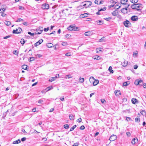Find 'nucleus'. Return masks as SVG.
I'll return each mask as SVG.
<instances>
[{
  "mask_svg": "<svg viewBox=\"0 0 146 146\" xmlns=\"http://www.w3.org/2000/svg\"><path fill=\"white\" fill-rule=\"evenodd\" d=\"M142 5L141 4L137 3L133 4L131 6V7L133 9H136L137 11L141 10L142 8Z\"/></svg>",
  "mask_w": 146,
  "mask_h": 146,
  "instance_id": "f257e3e1",
  "label": "nucleus"
},
{
  "mask_svg": "<svg viewBox=\"0 0 146 146\" xmlns=\"http://www.w3.org/2000/svg\"><path fill=\"white\" fill-rule=\"evenodd\" d=\"M68 29L70 31H76L77 30L78 28L74 26V25H71L68 28Z\"/></svg>",
  "mask_w": 146,
  "mask_h": 146,
  "instance_id": "f03ea898",
  "label": "nucleus"
},
{
  "mask_svg": "<svg viewBox=\"0 0 146 146\" xmlns=\"http://www.w3.org/2000/svg\"><path fill=\"white\" fill-rule=\"evenodd\" d=\"M123 24L126 27H131V23L127 20L124 21Z\"/></svg>",
  "mask_w": 146,
  "mask_h": 146,
  "instance_id": "7ed1b4c3",
  "label": "nucleus"
},
{
  "mask_svg": "<svg viewBox=\"0 0 146 146\" xmlns=\"http://www.w3.org/2000/svg\"><path fill=\"white\" fill-rule=\"evenodd\" d=\"M43 28L42 27H39V28H37L36 30V34L39 35L41 34L43 31Z\"/></svg>",
  "mask_w": 146,
  "mask_h": 146,
  "instance_id": "20e7f679",
  "label": "nucleus"
},
{
  "mask_svg": "<svg viewBox=\"0 0 146 146\" xmlns=\"http://www.w3.org/2000/svg\"><path fill=\"white\" fill-rule=\"evenodd\" d=\"M22 30L20 27H19L18 29H16V30H14L13 31V33L19 34L22 31Z\"/></svg>",
  "mask_w": 146,
  "mask_h": 146,
  "instance_id": "39448f33",
  "label": "nucleus"
},
{
  "mask_svg": "<svg viewBox=\"0 0 146 146\" xmlns=\"http://www.w3.org/2000/svg\"><path fill=\"white\" fill-rule=\"evenodd\" d=\"M42 8L43 9H49V5L48 4H44L42 6Z\"/></svg>",
  "mask_w": 146,
  "mask_h": 146,
  "instance_id": "423d86ee",
  "label": "nucleus"
},
{
  "mask_svg": "<svg viewBox=\"0 0 146 146\" xmlns=\"http://www.w3.org/2000/svg\"><path fill=\"white\" fill-rule=\"evenodd\" d=\"M131 19L132 21H136L138 20V18L137 16L134 15L131 17Z\"/></svg>",
  "mask_w": 146,
  "mask_h": 146,
  "instance_id": "0eeeda50",
  "label": "nucleus"
},
{
  "mask_svg": "<svg viewBox=\"0 0 146 146\" xmlns=\"http://www.w3.org/2000/svg\"><path fill=\"white\" fill-rule=\"evenodd\" d=\"M116 139V135H111L110 138V140L111 141H113L115 140Z\"/></svg>",
  "mask_w": 146,
  "mask_h": 146,
  "instance_id": "6e6552de",
  "label": "nucleus"
},
{
  "mask_svg": "<svg viewBox=\"0 0 146 146\" xmlns=\"http://www.w3.org/2000/svg\"><path fill=\"white\" fill-rule=\"evenodd\" d=\"M43 42V40L42 39H41L39 40L38 42H36L35 44L34 45L35 46H37L39 45L40 44Z\"/></svg>",
  "mask_w": 146,
  "mask_h": 146,
  "instance_id": "1a4fd4ad",
  "label": "nucleus"
},
{
  "mask_svg": "<svg viewBox=\"0 0 146 146\" xmlns=\"http://www.w3.org/2000/svg\"><path fill=\"white\" fill-rule=\"evenodd\" d=\"M99 82V81L98 80H94L93 82V85L94 86H95L97 84H98Z\"/></svg>",
  "mask_w": 146,
  "mask_h": 146,
  "instance_id": "9d476101",
  "label": "nucleus"
},
{
  "mask_svg": "<svg viewBox=\"0 0 146 146\" xmlns=\"http://www.w3.org/2000/svg\"><path fill=\"white\" fill-rule=\"evenodd\" d=\"M86 2H88L89 3V4L87 6H86V5H87V4H84L83 5V6H84L86 8H87V7H89L90 6H91V5L92 3V2L91 1H86Z\"/></svg>",
  "mask_w": 146,
  "mask_h": 146,
  "instance_id": "9b49d317",
  "label": "nucleus"
},
{
  "mask_svg": "<svg viewBox=\"0 0 146 146\" xmlns=\"http://www.w3.org/2000/svg\"><path fill=\"white\" fill-rule=\"evenodd\" d=\"M121 5L120 4L118 3L115 5L114 7L115 9H118L121 7Z\"/></svg>",
  "mask_w": 146,
  "mask_h": 146,
  "instance_id": "f8f14e48",
  "label": "nucleus"
},
{
  "mask_svg": "<svg viewBox=\"0 0 146 146\" xmlns=\"http://www.w3.org/2000/svg\"><path fill=\"white\" fill-rule=\"evenodd\" d=\"M127 61L124 60V61L123 62V63H122V64L123 66V67H125L127 65Z\"/></svg>",
  "mask_w": 146,
  "mask_h": 146,
  "instance_id": "ddd939ff",
  "label": "nucleus"
},
{
  "mask_svg": "<svg viewBox=\"0 0 146 146\" xmlns=\"http://www.w3.org/2000/svg\"><path fill=\"white\" fill-rule=\"evenodd\" d=\"M115 93L116 96H119L121 95V93L120 90H115Z\"/></svg>",
  "mask_w": 146,
  "mask_h": 146,
  "instance_id": "4468645a",
  "label": "nucleus"
},
{
  "mask_svg": "<svg viewBox=\"0 0 146 146\" xmlns=\"http://www.w3.org/2000/svg\"><path fill=\"white\" fill-rule=\"evenodd\" d=\"M127 1V0H121L120 3L122 4L125 5Z\"/></svg>",
  "mask_w": 146,
  "mask_h": 146,
  "instance_id": "2eb2a0df",
  "label": "nucleus"
},
{
  "mask_svg": "<svg viewBox=\"0 0 146 146\" xmlns=\"http://www.w3.org/2000/svg\"><path fill=\"white\" fill-rule=\"evenodd\" d=\"M137 141V138H134L133 139L131 143L133 144H135L136 143V141Z\"/></svg>",
  "mask_w": 146,
  "mask_h": 146,
  "instance_id": "dca6fc26",
  "label": "nucleus"
},
{
  "mask_svg": "<svg viewBox=\"0 0 146 146\" xmlns=\"http://www.w3.org/2000/svg\"><path fill=\"white\" fill-rule=\"evenodd\" d=\"M21 142V141L20 139L18 140L14 141L13 142V144H16L20 143Z\"/></svg>",
  "mask_w": 146,
  "mask_h": 146,
  "instance_id": "f3484780",
  "label": "nucleus"
},
{
  "mask_svg": "<svg viewBox=\"0 0 146 146\" xmlns=\"http://www.w3.org/2000/svg\"><path fill=\"white\" fill-rule=\"evenodd\" d=\"M131 102L133 104H135L137 102V100L136 98H133L132 99Z\"/></svg>",
  "mask_w": 146,
  "mask_h": 146,
  "instance_id": "a211bd4d",
  "label": "nucleus"
},
{
  "mask_svg": "<svg viewBox=\"0 0 146 146\" xmlns=\"http://www.w3.org/2000/svg\"><path fill=\"white\" fill-rule=\"evenodd\" d=\"M95 79L93 77H90L89 78V81L91 83H93V82L94 80Z\"/></svg>",
  "mask_w": 146,
  "mask_h": 146,
  "instance_id": "6ab92c4d",
  "label": "nucleus"
},
{
  "mask_svg": "<svg viewBox=\"0 0 146 146\" xmlns=\"http://www.w3.org/2000/svg\"><path fill=\"white\" fill-rule=\"evenodd\" d=\"M139 79H137L135 81L134 84L136 85H139Z\"/></svg>",
  "mask_w": 146,
  "mask_h": 146,
  "instance_id": "aec40b11",
  "label": "nucleus"
},
{
  "mask_svg": "<svg viewBox=\"0 0 146 146\" xmlns=\"http://www.w3.org/2000/svg\"><path fill=\"white\" fill-rule=\"evenodd\" d=\"M117 11L115 10L112 13V15L113 16H116L117 15Z\"/></svg>",
  "mask_w": 146,
  "mask_h": 146,
  "instance_id": "412c9836",
  "label": "nucleus"
},
{
  "mask_svg": "<svg viewBox=\"0 0 146 146\" xmlns=\"http://www.w3.org/2000/svg\"><path fill=\"white\" fill-rule=\"evenodd\" d=\"M47 46L48 48H51L53 46V45L51 43H48L47 44Z\"/></svg>",
  "mask_w": 146,
  "mask_h": 146,
  "instance_id": "4be33fe9",
  "label": "nucleus"
},
{
  "mask_svg": "<svg viewBox=\"0 0 146 146\" xmlns=\"http://www.w3.org/2000/svg\"><path fill=\"white\" fill-rule=\"evenodd\" d=\"M112 68L111 66H110L108 69V70L110 73H113V70H112Z\"/></svg>",
  "mask_w": 146,
  "mask_h": 146,
  "instance_id": "5701e85b",
  "label": "nucleus"
},
{
  "mask_svg": "<svg viewBox=\"0 0 146 146\" xmlns=\"http://www.w3.org/2000/svg\"><path fill=\"white\" fill-rule=\"evenodd\" d=\"M20 42L22 45H23L25 42V41L23 38H22L21 39Z\"/></svg>",
  "mask_w": 146,
  "mask_h": 146,
  "instance_id": "b1692460",
  "label": "nucleus"
},
{
  "mask_svg": "<svg viewBox=\"0 0 146 146\" xmlns=\"http://www.w3.org/2000/svg\"><path fill=\"white\" fill-rule=\"evenodd\" d=\"M79 81L80 82L82 83L84 81V79L83 78H80L79 79Z\"/></svg>",
  "mask_w": 146,
  "mask_h": 146,
  "instance_id": "393cba45",
  "label": "nucleus"
},
{
  "mask_svg": "<svg viewBox=\"0 0 146 146\" xmlns=\"http://www.w3.org/2000/svg\"><path fill=\"white\" fill-rule=\"evenodd\" d=\"M129 84L130 82L129 81H127L124 82L123 84V85L125 86H127L128 85V84Z\"/></svg>",
  "mask_w": 146,
  "mask_h": 146,
  "instance_id": "a878e982",
  "label": "nucleus"
},
{
  "mask_svg": "<svg viewBox=\"0 0 146 146\" xmlns=\"http://www.w3.org/2000/svg\"><path fill=\"white\" fill-rule=\"evenodd\" d=\"M74 115L72 114H71V115H70L69 116V117L70 119L71 120H74Z\"/></svg>",
  "mask_w": 146,
  "mask_h": 146,
  "instance_id": "bb28decb",
  "label": "nucleus"
},
{
  "mask_svg": "<svg viewBox=\"0 0 146 146\" xmlns=\"http://www.w3.org/2000/svg\"><path fill=\"white\" fill-rule=\"evenodd\" d=\"M121 11L124 14L127 13V11H126V10H125L123 8L121 9Z\"/></svg>",
  "mask_w": 146,
  "mask_h": 146,
  "instance_id": "cd10ccee",
  "label": "nucleus"
},
{
  "mask_svg": "<svg viewBox=\"0 0 146 146\" xmlns=\"http://www.w3.org/2000/svg\"><path fill=\"white\" fill-rule=\"evenodd\" d=\"M91 33V32L90 31L86 32L85 33V35L86 36H88L90 35Z\"/></svg>",
  "mask_w": 146,
  "mask_h": 146,
  "instance_id": "c85d7f7f",
  "label": "nucleus"
},
{
  "mask_svg": "<svg viewBox=\"0 0 146 146\" xmlns=\"http://www.w3.org/2000/svg\"><path fill=\"white\" fill-rule=\"evenodd\" d=\"M105 38L104 37H102L99 40V41L101 42H105Z\"/></svg>",
  "mask_w": 146,
  "mask_h": 146,
  "instance_id": "c756f323",
  "label": "nucleus"
},
{
  "mask_svg": "<svg viewBox=\"0 0 146 146\" xmlns=\"http://www.w3.org/2000/svg\"><path fill=\"white\" fill-rule=\"evenodd\" d=\"M76 127V125H74L70 129V131H73L74 129Z\"/></svg>",
  "mask_w": 146,
  "mask_h": 146,
  "instance_id": "7c9ffc66",
  "label": "nucleus"
},
{
  "mask_svg": "<svg viewBox=\"0 0 146 146\" xmlns=\"http://www.w3.org/2000/svg\"><path fill=\"white\" fill-rule=\"evenodd\" d=\"M130 1L132 3H135L138 2V0H130Z\"/></svg>",
  "mask_w": 146,
  "mask_h": 146,
  "instance_id": "2f4dec72",
  "label": "nucleus"
},
{
  "mask_svg": "<svg viewBox=\"0 0 146 146\" xmlns=\"http://www.w3.org/2000/svg\"><path fill=\"white\" fill-rule=\"evenodd\" d=\"M27 66L26 65H23L22 66V68L24 70H26L27 68Z\"/></svg>",
  "mask_w": 146,
  "mask_h": 146,
  "instance_id": "473e14b6",
  "label": "nucleus"
},
{
  "mask_svg": "<svg viewBox=\"0 0 146 146\" xmlns=\"http://www.w3.org/2000/svg\"><path fill=\"white\" fill-rule=\"evenodd\" d=\"M44 99L42 98V99H41L39 100L38 101V103H39V104H42V103L44 102V100H43Z\"/></svg>",
  "mask_w": 146,
  "mask_h": 146,
  "instance_id": "72a5a7b5",
  "label": "nucleus"
},
{
  "mask_svg": "<svg viewBox=\"0 0 146 146\" xmlns=\"http://www.w3.org/2000/svg\"><path fill=\"white\" fill-rule=\"evenodd\" d=\"M98 25H101L102 24H101L102 22V21L101 20L97 21L96 22Z\"/></svg>",
  "mask_w": 146,
  "mask_h": 146,
  "instance_id": "f704fd0d",
  "label": "nucleus"
},
{
  "mask_svg": "<svg viewBox=\"0 0 146 146\" xmlns=\"http://www.w3.org/2000/svg\"><path fill=\"white\" fill-rule=\"evenodd\" d=\"M65 78L66 79H70L72 78V76L71 75H67L66 76Z\"/></svg>",
  "mask_w": 146,
  "mask_h": 146,
  "instance_id": "c9c22d12",
  "label": "nucleus"
},
{
  "mask_svg": "<svg viewBox=\"0 0 146 146\" xmlns=\"http://www.w3.org/2000/svg\"><path fill=\"white\" fill-rule=\"evenodd\" d=\"M5 24L7 26H9L11 24V22L10 21H7L5 22Z\"/></svg>",
  "mask_w": 146,
  "mask_h": 146,
  "instance_id": "e433bc0d",
  "label": "nucleus"
},
{
  "mask_svg": "<svg viewBox=\"0 0 146 146\" xmlns=\"http://www.w3.org/2000/svg\"><path fill=\"white\" fill-rule=\"evenodd\" d=\"M53 88V87L52 86H50L48 87L46 89H48L47 90V91H48L51 89H52Z\"/></svg>",
  "mask_w": 146,
  "mask_h": 146,
  "instance_id": "4c0bfd02",
  "label": "nucleus"
},
{
  "mask_svg": "<svg viewBox=\"0 0 146 146\" xmlns=\"http://www.w3.org/2000/svg\"><path fill=\"white\" fill-rule=\"evenodd\" d=\"M94 59L99 60L101 59V57L98 56H96V57L94 58Z\"/></svg>",
  "mask_w": 146,
  "mask_h": 146,
  "instance_id": "58836bf2",
  "label": "nucleus"
},
{
  "mask_svg": "<svg viewBox=\"0 0 146 146\" xmlns=\"http://www.w3.org/2000/svg\"><path fill=\"white\" fill-rule=\"evenodd\" d=\"M56 77H52L49 80V81L50 82H52L54 81L55 80Z\"/></svg>",
  "mask_w": 146,
  "mask_h": 146,
  "instance_id": "ea45409f",
  "label": "nucleus"
},
{
  "mask_svg": "<svg viewBox=\"0 0 146 146\" xmlns=\"http://www.w3.org/2000/svg\"><path fill=\"white\" fill-rule=\"evenodd\" d=\"M23 21V19L21 18H18L17 20L16 21V22H17Z\"/></svg>",
  "mask_w": 146,
  "mask_h": 146,
  "instance_id": "a19ab883",
  "label": "nucleus"
},
{
  "mask_svg": "<svg viewBox=\"0 0 146 146\" xmlns=\"http://www.w3.org/2000/svg\"><path fill=\"white\" fill-rule=\"evenodd\" d=\"M64 128L67 129L69 128V125L68 124H66L64 125Z\"/></svg>",
  "mask_w": 146,
  "mask_h": 146,
  "instance_id": "79ce46f5",
  "label": "nucleus"
},
{
  "mask_svg": "<svg viewBox=\"0 0 146 146\" xmlns=\"http://www.w3.org/2000/svg\"><path fill=\"white\" fill-rule=\"evenodd\" d=\"M65 56H72L70 52H68L65 54Z\"/></svg>",
  "mask_w": 146,
  "mask_h": 146,
  "instance_id": "37998d69",
  "label": "nucleus"
},
{
  "mask_svg": "<svg viewBox=\"0 0 146 146\" xmlns=\"http://www.w3.org/2000/svg\"><path fill=\"white\" fill-rule=\"evenodd\" d=\"M18 53H19V52H18V51L16 50H15L13 52L14 54L15 55H18Z\"/></svg>",
  "mask_w": 146,
  "mask_h": 146,
  "instance_id": "c03bdc74",
  "label": "nucleus"
},
{
  "mask_svg": "<svg viewBox=\"0 0 146 146\" xmlns=\"http://www.w3.org/2000/svg\"><path fill=\"white\" fill-rule=\"evenodd\" d=\"M139 81L140 82H139V85H140L141 86H142L143 83V80H141V79H140L139 80Z\"/></svg>",
  "mask_w": 146,
  "mask_h": 146,
  "instance_id": "a18cd8bd",
  "label": "nucleus"
},
{
  "mask_svg": "<svg viewBox=\"0 0 146 146\" xmlns=\"http://www.w3.org/2000/svg\"><path fill=\"white\" fill-rule=\"evenodd\" d=\"M35 60V58L33 57H31L29 59V61L31 62Z\"/></svg>",
  "mask_w": 146,
  "mask_h": 146,
  "instance_id": "49530a36",
  "label": "nucleus"
},
{
  "mask_svg": "<svg viewBox=\"0 0 146 146\" xmlns=\"http://www.w3.org/2000/svg\"><path fill=\"white\" fill-rule=\"evenodd\" d=\"M106 8L105 7H104L103 8H101L100 9H99V11H105L106 10Z\"/></svg>",
  "mask_w": 146,
  "mask_h": 146,
  "instance_id": "de8ad7c7",
  "label": "nucleus"
},
{
  "mask_svg": "<svg viewBox=\"0 0 146 146\" xmlns=\"http://www.w3.org/2000/svg\"><path fill=\"white\" fill-rule=\"evenodd\" d=\"M62 46H66L67 45V43L66 42H62Z\"/></svg>",
  "mask_w": 146,
  "mask_h": 146,
  "instance_id": "09e8293b",
  "label": "nucleus"
},
{
  "mask_svg": "<svg viewBox=\"0 0 146 146\" xmlns=\"http://www.w3.org/2000/svg\"><path fill=\"white\" fill-rule=\"evenodd\" d=\"M140 113L141 114L143 115L145 114V110H142L141 111Z\"/></svg>",
  "mask_w": 146,
  "mask_h": 146,
  "instance_id": "8fccbe9b",
  "label": "nucleus"
},
{
  "mask_svg": "<svg viewBox=\"0 0 146 146\" xmlns=\"http://www.w3.org/2000/svg\"><path fill=\"white\" fill-rule=\"evenodd\" d=\"M135 121L136 122L138 121V122H139L140 121V119L138 117H136L135 119Z\"/></svg>",
  "mask_w": 146,
  "mask_h": 146,
  "instance_id": "3c124183",
  "label": "nucleus"
},
{
  "mask_svg": "<svg viewBox=\"0 0 146 146\" xmlns=\"http://www.w3.org/2000/svg\"><path fill=\"white\" fill-rule=\"evenodd\" d=\"M87 14L85 13L81 15V16L82 17L84 18V17H87Z\"/></svg>",
  "mask_w": 146,
  "mask_h": 146,
  "instance_id": "603ef678",
  "label": "nucleus"
},
{
  "mask_svg": "<svg viewBox=\"0 0 146 146\" xmlns=\"http://www.w3.org/2000/svg\"><path fill=\"white\" fill-rule=\"evenodd\" d=\"M28 33L29 35H31V36H34V34H35L34 33H31L30 32H28Z\"/></svg>",
  "mask_w": 146,
  "mask_h": 146,
  "instance_id": "864d4df0",
  "label": "nucleus"
},
{
  "mask_svg": "<svg viewBox=\"0 0 146 146\" xmlns=\"http://www.w3.org/2000/svg\"><path fill=\"white\" fill-rule=\"evenodd\" d=\"M82 119L80 117L77 120V121L79 123L81 121Z\"/></svg>",
  "mask_w": 146,
  "mask_h": 146,
  "instance_id": "5fc2aeb1",
  "label": "nucleus"
},
{
  "mask_svg": "<svg viewBox=\"0 0 146 146\" xmlns=\"http://www.w3.org/2000/svg\"><path fill=\"white\" fill-rule=\"evenodd\" d=\"M85 128V127L84 125H82L80 127V129L81 130H84Z\"/></svg>",
  "mask_w": 146,
  "mask_h": 146,
  "instance_id": "6e6d98bb",
  "label": "nucleus"
},
{
  "mask_svg": "<svg viewBox=\"0 0 146 146\" xmlns=\"http://www.w3.org/2000/svg\"><path fill=\"white\" fill-rule=\"evenodd\" d=\"M11 37V36L10 35H8L7 36H6L5 37H4L3 38L4 39H7L9 38H10Z\"/></svg>",
  "mask_w": 146,
  "mask_h": 146,
  "instance_id": "4d7b16f0",
  "label": "nucleus"
},
{
  "mask_svg": "<svg viewBox=\"0 0 146 146\" xmlns=\"http://www.w3.org/2000/svg\"><path fill=\"white\" fill-rule=\"evenodd\" d=\"M49 27H47V28H44V31L45 32H46V31H47L49 30Z\"/></svg>",
  "mask_w": 146,
  "mask_h": 146,
  "instance_id": "13d9d810",
  "label": "nucleus"
},
{
  "mask_svg": "<svg viewBox=\"0 0 146 146\" xmlns=\"http://www.w3.org/2000/svg\"><path fill=\"white\" fill-rule=\"evenodd\" d=\"M23 24L25 26H27L28 25V23L27 22H23Z\"/></svg>",
  "mask_w": 146,
  "mask_h": 146,
  "instance_id": "bf43d9fd",
  "label": "nucleus"
},
{
  "mask_svg": "<svg viewBox=\"0 0 146 146\" xmlns=\"http://www.w3.org/2000/svg\"><path fill=\"white\" fill-rule=\"evenodd\" d=\"M71 36V35H70L67 34L65 35V37L67 38H68L70 37Z\"/></svg>",
  "mask_w": 146,
  "mask_h": 146,
  "instance_id": "052dcab7",
  "label": "nucleus"
},
{
  "mask_svg": "<svg viewBox=\"0 0 146 146\" xmlns=\"http://www.w3.org/2000/svg\"><path fill=\"white\" fill-rule=\"evenodd\" d=\"M78 143H74V145H73V146H78Z\"/></svg>",
  "mask_w": 146,
  "mask_h": 146,
  "instance_id": "680f3d73",
  "label": "nucleus"
},
{
  "mask_svg": "<svg viewBox=\"0 0 146 146\" xmlns=\"http://www.w3.org/2000/svg\"><path fill=\"white\" fill-rule=\"evenodd\" d=\"M137 51H136L135 52H133V55L134 56V55H135L136 56L137 55Z\"/></svg>",
  "mask_w": 146,
  "mask_h": 146,
  "instance_id": "e2e57ef3",
  "label": "nucleus"
},
{
  "mask_svg": "<svg viewBox=\"0 0 146 146\" xmlns=\"http://www.w3.org/2000/svg\"><path fill=\"white\" fill-rule=\"evenodd\" d=\"M131 119L130 117H127L126 118V120L127 121H130L131 120Z\"/></svg>",
  "mask_w": 146,
  "mask_h": 146,
  "instance_id": "0e129e2a",
  "label": "nucleus"
},
{
  "mask_svg": "<svg viewBox=\"0 0 146 146\" xmlns=\"http://www.w3.org/2000/svg\"><path fill=\"white\" fill-rule=\"evenodd\" d=\"M36 57H38V58H40L42 56V55L40 54H37L36 55Z\"/></svg>",
  "mask_w": 146,
  "mask_h": 146,
  "instance_id": "69168bd1",
  "label": "nucleus"
},
{
  "mask_svg": "<svg viewBox=\"0 0 146 146\" xmlns=\"http://www.w3.org/2000/svg\"><path fill=\"white\" fill-rule=\"evenodd\" d=\"M26 138L25 137H24L22 138V139H21V141H24L26 140Z\"/></svg>",
  "mask_w": 146,
  "mask_h": 146,
  "instance_id": "338daca9",
  "label": "nucleus"
},
{
  "mask_svg": "<svg viewBox=\"0 0 146 146\" xmlns=\"http://www.w3.org/2000/svg\"><path fill=\"white\" fill-rule=\"evenodd\" d=\"M126 134L127 135L128 137L130 136L131 135V133L130 132H127L126 133Z\"/></svg>",
  "mask_w": 146,
  "mask_h": 146,
  "instance_id": "774afa93",
  "label": "nucleus"
}]
</instances>
